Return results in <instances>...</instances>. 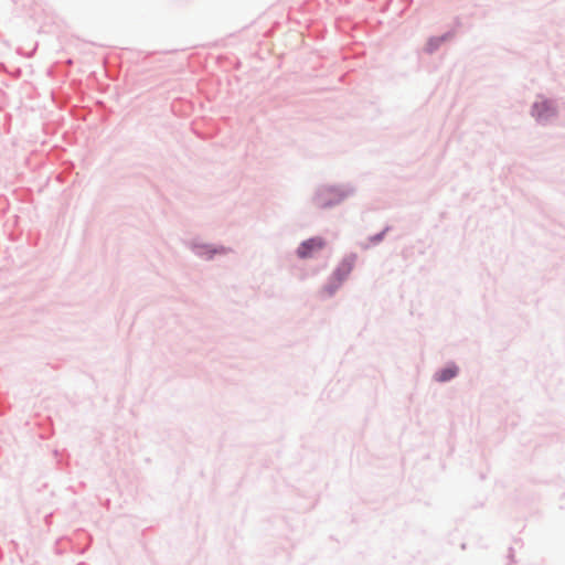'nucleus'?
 Listing matches in <instances>:
<instances>
[{
  "label": "nucleus",
  "mask_w": 565,
  "mask_h": 565,
  "mask_svg": "<svg viewBox=\"0 0 565 565\" xmlns=\"http://www.w3.org/2000/svg\"><path fill=\"white\" fill-rule=\"evenodd\" d=\"M540 107H546V104H545V103H543V104H541V105H540V104H536V105H535V107H534V110H535V111H536V110H539V108H540Z\"/></svg>",
  "instance_id": "nucleus-5"
},
{
  "label": "nucleus",
  "mask_w": 565,
  "mask_h": 565,
  "mask_svg": "<svg viewBox=\"0 0 565 565\" xmlns=\"http://www.w3.org/2000/svg\"><path fill=\"white\" fill-rule=\"evenodd\" d=\"M326 243L321 237H313L305 241L297 249V255L300 258H308L324 247Z\"/></svg>",
  "instance_id": "nucleus-1"
},
{
  "label": "nucleus",
  "mask_w": 565,
  "mask_h": 565,
  "mask_svg": "<svg viewBox=\"0 0 565 565\" xmlns=\"http://www.w3.org/2000/svg\"><path fill=\"white\" fill-rule=\"evenodd\" d=\"M353 268V260L345 259L343 260L338 269L334 271V275L338 277V279L341 281L343 280L352 270Z\"/></svg>",
  "instance_id": "nucleus-2"
},
{
  "label": "nucleus",
  "mask_w": 565,
  "mask_h": 565,
  "mask_svg": "<svg viewBox=\"0 0 565 565\" xmlns=\"http://www.w3.org/2000/svg\"><path fill=\"white\" fill-rule=\"evenodd\" d=\"M458 369L456 366H448L436 374L438 382H446L456 376Z\"/></svg>",
  "instance_id": "nucleus-3"
},
{
  "label": "nucleus",
  "mask_w": 565,
  "mask_h": 565,
  "mask_svg": "<svg viewBox=\"0 0 565 565\" xmlns=\"http://www.w3.org/2000/svg\"><path fill=\"white\" fill-rule=\"evenodd\" d=\"M514 562V555L511 548H507L502 554V565H510Z\"/></svg>",
  "instance_id": "nucleus-4"
}]
</instances>
